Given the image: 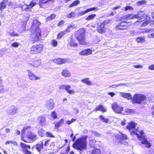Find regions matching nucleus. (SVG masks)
Wrapping results in <instances>:
<instances>
[{
  "mask_svg": "<svg viewBox=\"0 0 154 154\" xmlns=\"http://www.w3.org/2000/svg\"><path fill=\"white\" fill-rule=\"evenodd\" d=\"M85 52V49L79 52V54L81 55H86Z\"/></svg>",
  "mask_w": 154,
  "mask_h": 154,
  "instance_id": "13d9d810",
  "label": "nucleus"
},
{
  "mask_svg": "<svg viewBox=\"0 0 154 154\" xmlns=\"http://www.w3.org/2000/svg\"><path fill=\"white\" fill-rule=\"evenodd\" d=\"M136 40L138 43L143 42L144 41V38H143L141 37H139L137 38Z\"/></svg>",
  "mask_w": 154,
  "mask_h": 154,
  "instance_id": "de8ad7c7",
  "label": "nucleus"
},
{
  "mask_svg": "<svg viewBox=\"0 0 154 154\" xmlns=\"http://www.w3.org/2000/svg\"><path fill=\"white\" fill-rule=\"evenodd\" d=\"M66 91L70 94H74V91L73 90H70L69 89H68Z\"/></svg>",
  "mask_w": 154,
  "mask_h": 154,
  "instance_id": "052dcab7",
  "label": "nucleus"
},
{
  "mask_svg": "<svg viewBox=\"0 0 154 154\" xmlns=\"http://www.w3.org/2000/svg\"><path fill=\"white\" fill-rule=\"evenodd\" d=\"M9 35L12 36H18L19 35V34H17L14 32H12V33H9Z\"/></svg>",
  "mask_w": 154,
  "mask_h": 154,
  "instance_id": "6e6d98bb",
  "label": "nucleus"
},
{
  "mask_svg": "<svg viewBox=\"0 0 154 154\" xmlns=\"http://www.w3.org/2000/svg\"><path fill=\"white\" fill-rule=\"evenodd\" d=\"M51 116L54 119H55L57 118V114L54 111L51 112Z\"/></svg>",
  "mask_w": 154,
  "mask_h": 154,
  "instance_id": "09e8293b",
  "label": "nucleus"
},
{
  "mask_svg": "<svg viewBox=\"0 0 154 154\" xmlns=\"http://www.w3.org/2000/svg\"><path fill=\"white\" fill-rule=\"evenodd\" d=\"M152 17L153 19V20H152V23H151L150 25L151 26H154V16L153 15V14H152Z\"/></svg>",
  "mask_w": 154,
  "mask_h": 154,
  "instance_id": "338daca9",
  "label": "nucleus"
},
{
  "mask_svg": "<svg viewBox=\"0 0 154 154\" xmlns=\"http://www.w3.org/2000/svg\"><path fill=\"white\" fill-rule=\"evenodd\" d=\"M103 23H101L100 25L97 28V31L100 33H103L105 32V28L104 27Z\"/></svg>",
  "mask_w": 154,
  "mask_h": 154,
  "instance_id": "5701e85b",
  "label": "nucleus"
},
{
  "mask_svg": "<svg viewBox=\"0 0 154 154\" xmlns=\"http://www.w3.org/2000/svg\"><path fill=\"white\" fill-rule=\"evenodd\" d=\"M35 147L39 152H40L41 149L43 147V142H42L41 144H37L33 146L32 149Z\"/></svg>",
  "mask_w": 154,
  "mask_h": 154,
  "instance_id": "b1692460",
  "label": "nucleus"
},
{
  "mask_svg": "<svg viewBox=\"0 0 154 154\" xmlns=\"http://www.w3.org/2000/svg\"><path fill=\"white\" fill-rule=\"evenodd\" d=\"M73 27V26L72 25H69L68 26L67 28L66 29V30H64V31H66V32H69L70 30Z\"/></svg>",
  "mask_w": 154,
  "mask_h": 154,
  "instance_id": "8fccbe9b",
  "label": "nucleus"
},
{
  "mask_svg": "<svg viewBox=\"0 0 154 154\" xmlns=\"http://www.w3.org/2000/svg\"><path fill=\"white\" fill-rule=\"evenodd\" d=\"M88 137L87 136H83L77 139L73 144V147L79 150L85 149L88 143L87 141Z\"/></svg>",
  "mask_w": 154,
  "mask_h": 154,
  "instance_id": "7ed1b4c3",
  "label": "nucleus"
},
{
  "mask_svg": "<svg viewBox=\"0 0 154 154\" xmlns=\"http://www.w3.org/2000/svg\"><path fill=\"white\" fill-rule=\"evenodd\" d=\"M122 135L121 137V139L126 140L128 139L127 137L125 134L122 133Z\"/></svg>",
  "mask_w": 154,
  "mask_h": 154,
  "instance_id": "bf43d9fd",
  "label": "nucleus"
},
{
  "mask_svg": "<svg viewBox=\"0 0 154 154\" xmlns=\"http://www.w3.org/2000/svg\"><path fill=\"white\" fill-rule=\"evenodd\" d=\"M146 99V97L143 94H136L132 98V101L134 103L141 104Z\"/></svg>",
  "mask_w": 154,
  "mask_h": 154,
  "instance_id": "423d86ee",
  "label": "nucleus"
},
{
  "mask_svg": "<svg viewBox=\"0 0 154 154\" xmlns=\"http://www.w3.org/2000/svg\"><path fill=\"white\" fill-rule=\"evenodd\" d=\"M119 95L120 96L126 98L128 100H132V97H131V94L130 93L121 92L119 94Z\"/></svg>",
  "mask_w": 154,
  "mask_h": 154,
  "instance_id": "6ab92c4d",
  "label": "nucleus"
},
{
  "mask_svg": "<svg viewBox=\"0 0 154 154\" xmlns=\"http://www.w3.org/2000/svg\"><path fill=\"white\" fill-rule=\"evenodd\" d=\"M136 124L133 122L128 124L127 126V128L130 131L132 135H136L138 139L141 141V144H144L147 147H150L149 143L145 137L143 131H139L137 129H135Z\"/></svg>",
  "mask_w": 154,
  "mask_h": 154,
  "instance_id": "f257e3e1",
  "label": "nucleus"
},
{
  "mask_svg": "<svg viewBox=\"0 0 154 154\" xmlns=\"http://www.w3.org/2000/svg\"><path fill=\"white\" fill-rule=\"evenodd\" d=\"M38 122L42 126H44L46 124L45 118L42 116H40L38 118Z\"/></svg>",
  "mask_w": 154,
  "mask_h": 154,
  "instance_id": "412c9836",
  "label": "nucleus"
},
{
  "mask_svg": "<svg viewBox=\"0 0 154 154\" xmlns=\"http://www.w3.org/2000/svg\"><path fill=\"white\" fill-rule=\"evenodd\" d=\"M85 52L86 56L91 54H92V51L90 48L85 49Z\"/></svg>",
  "mask_w": 154,
  "mask_h": 154,
  "instance_id": "4c0bfd02",
  "label": "nucleus"
},
{
  "mask_svg": "<svg viewBox=\"0 0 154 154\" xmlns=\"http://www.w3.org/2000/svg\"><path fill=\"white\" fill-rule=\"evenodd\" d=\"M108 94L111 96V97H113L115 94V93L112 92H109Z\"/></svg>",
  "mask_w": 154,
  "mask_h": 154,
  "instance_id": "69168bd1",
  "label": "nucleus"
},
{
  "mask_svg": "<svg viewBox=\"0 0 154 154\" xmlns=\"http://www.w3.org/2000/svg\"><path fill=\"white\" fill-rule=\"evenodd\" d=\"M96 16L95 14H92L89 15L85 19L86 20H89L93 19L94 17Z\"/></svg>",
  "mask_w": 154,
  "mask_h": 154,
  "instance_id": "e433bc0d",
  "label": "nucleus"
},
{
  "mask_svg": "<svg viewBox=\"0 0 154 154\" xmlns=\"http://www.w3.org/2000/svg\"><path fill=\"white\" fill-rule=\"evenodd\" d=\"M128 23L125 21H122L117 25L116 26V28L117 29L119 30L126 29L129 27Z\"/></svg>",
  "mask_w": 154,
  "mask_h": 154,
  "instance_id": "9d476101",
  "label": "nucleus"
},
{
  "mask_svg": "<svg viewBox=\"0 0 154 154\" xmlns=\"http://www.w3.org/2000/svg\"><path fill=\"white\" fill-rule=\"evenodd\" d=\"M92 133L97 137H99L100 136V134L96 131H92Z\"/></svg>",
  "mask_w": 154,
  "mask_h": 154,
  "instance_id": "3c124183",
  "label": "nucleus"
},
{
  "mask_svg": "<svg viewBox=\"0 0 154 154\" xmlns=\"http://www.w3.org/2000/svg\"><path fill=\"white\" fill-rule=\"evenodd\" d=\"M56 17V15L53 14H51L50 16H48L46 18V20L47 21H51L53 19H54Z\"/></svg>",
  "mask_w": 154,
  "mask_h": 154,
  "instance_id": "c9c22d12",
  "label": "nucleus"
},
{
  "mask_svg": "<svg viewBox=\"0 0 154 154\" xmlns=\"http://www.w3.org/2000/svg\"><path fill=\"white\" fill-rule=\"evenodd\" d=\"M11 143L13 144L14 146H17V143L15 141H14L12 140H9V141H6L5 143V144L6 145L8 144L9 143Z\"/></svg>",
  "mask_w": 154,
  "mask_h": 154,
  "instance_id": "ea45409f",
  "label": "nucleus"
},
{
  "mask_svg": "<svg viewBox=\"0 0 154 154\" xmlns=\"http://www.w3.org/2000/svg\"><path fill=\"white\" fill-rule=\"evenodd\" d=\"M45 133V131L42 129H40L38 131V135L41 137H42L44 136Z\"/></svg>",
  "mask_w": 154,
  "mask_h": 154,
  "instance_id": "f704fd0d",
  "label": "nucleus"
},
{
  "mask_svg": "<svg viewBox=\"0 0 154 154\" xmlns=\"http://www.w3.org/2000/svg\"><path fill=\"white\" fill-rule=\"evenodd\" d=\"M148 68L150 70H154V64L151 65L149 66Z\"/></svg>",
  "mask_w": 154,
  "mask_h": 154,
  "instance_id": "e2e57ef3",
  "label": "nucleus"
},
{
  "mask_svg": "<svg viewBox=\"0 0 154 154\" xmlns=\"http://www.w3.org/2000/svg\"><path fill=\"white\" fill-rule=\"evenodd\" d=\"M76 15L75 13L73 11H72L70 13L67 14L66 17L68 18H72L75 17Z\"/></svg>",
  "mask_w": 154,
  "mask_h": 154,
  "instance_id": "7c9ffc66",
  "label": "nucleus"
},
{
  "mask_svg": "<svg viewBox=\"0 0 154 154\" xmlns=\"http://www.w3.org/2000/svg\"><path fill=\"white\" fill-rule=\"evenodd\" d=\"M96 111H100L103 112H106L107 111V109L101 104L96 106L95 109Z\"/></svg>",
  "mask_w": 154,
  "mask_h": 154,
  "instance_id": "aec40b11",
  "label": "nucleus"
},
{
  "mask_svg": "<svg viewBox=\"0 0 154 154\" xmlns=\"http://www.w3.org/2000/svg\"><path fill=\"white\" fill-rule=\"evenodd\" d=\"M41 23L37 20L34 21L31 27L32 33H33L35 38H32V42L34 43L39 40V37L41 34V31L38 26Z\"/></svg>",
  "mask_w": 154,
  "mask_h": 154,
  "instance_id": "f03ea898",
  "label": "nucleus"
},
{
  "mask_svg": "<svg viewBox=\"0 0 154 154\" xmlns=\"http://www.w3.org/2000/svg\"><path fill=\"white\" fill-rule=\"evenodd\" d=\"M8 0H4L0 4V8L2 10L6 8Z\"/></svg>",
  "mask_w": 154,
  "mask_h": 154,
  "instance_id": "a878e982",
  "label": "nucleus"
},
{
  "mask_svg": "<svg viewBox=\"0 0 154 154\" xmlns=\"http://www.w3.org/2000/svg\"><path fill=\"white\" fill-rule=\"evenodd\" d=\"M17 109L16 107L11 106L6 110V112L8 115H13L17 113Z\"/></svg>",
  "mask_w": 154,
  "mask_h": 154,
  "instance_id": "4468645a",
  "label": "nucleus"
},
{
  "mask_svg": "<svg viewBox=\"0 0 154 154\" xmlns=\"http://www.w3.org/2000/svg\"><path fill=\"white\" fill-rule=\"evenodd\" d=\"M148 16L147 14H145L144 12L143 11H139L138 12L137 14L133 15V18H139V20L137 21V22H139L140 21L142 22L144 20H146V17Z\"/></svg>",
  "mask_w": 154,
  "mask_h": 154,
  "instance_id": "6e6552de",
  "label": "nucleus"
},
{
  "mask_svg": "<svg viewBox=\"0 0 154 154\" xmlns=\"http://www.w3.org/2000/svg\"><path fill=\"white\" fill-rule=\"evenodd\" d=\"M19 43L17 42H15L12 43L11 45V46L12 47L17 48L19 46Z\"/></svg>",
  "mask_w": 154,
  "mask_h": 154,
  "instance_id": "603ef678",
  "label": "nucleus"
},
{
  "mask_svg": "<svg viewBox=\"0 0 154 154\" xmlns=\"http://www.w3.org/2000/svg\"><path fill=\"white\" fill-rule=\"evenodd\" d=\"M133 14H128L125 16H123L121 18V20L125 19H131L133 18Z\"/></svg>",
  "mask_w": 154,
  "mask_h": 154,
  "instance_id": "c85d7f7f",
  "label": "nucleus"
},
{
  "mask_svg": "<svg viewBox=\"0 0 154 154\" xmlns=\"http://www.w3.org/2000/svg\"><path fill=\"white\" fill-rule=\"evenodd\" d=\"M146 20L143 22L141 24V26L145 27L150 23V17L148 16L146 18Z\"/></svg>",
  "mask_w": 154,
  "mask_h": 154,
  "instance_id": "bb28decb",
  "label": "nucleus"
},
{
  "mask_svg": "<svg viewBox=\"0 0 154 154\" xmlns=\"http://www.w3.org/2000/svg\"><path fill=\"white\" fill-rule=\"evenodd\" d=\"M51 45H52L54 47L57 46V42L54 39L52 40L51 42Z\"/></svg>",
  "mask_w": 154,
  "mask_h": 154,
  "instance_id": "5fc2aeb1",
  "label": "nucleus"
},
{
  "mask_svg": "<svg viewBox=\"0 0 154 154\" xmlns=\"http://www.w3.org/2000/svg\"><path fill=\"white\" fill-rule=\"evenodd\" d=\"M122 135V133L119 132L118 134H116L115 136L116 138L121 140V137Z\"/></svg>",
  "mask_w": 154,
  "mask_h": 154,
  "instance_id": "c03bdc74",
  "label": "nucleus"
},
{
  "mask_svg": "<svg viewBox=\"0 0 154 154\" xmlns=\"http://www.w3.org/2000/svg\"><path fill=\"white\" fill-rule=\"evenodd\" d=\"M110 20H111L108 19L106 20H105L103 21L102 23H103V24L104 25V26H105V25L108 23L110 22Z\"/></svg>",
  "mask_w": 154,
  "mask_h": 154,
  "instance_id": "4d7b16f0",
  "label": "nucleus"
},
{
  "mask_svg": "<svg viewBox=\"0 0 154 154\" xmlns=\"http://www.w3.org/2000/svg\"><path fill=\"white\" fill-rule=\"evenodd\" d=\"M35 0H33L30 3L29 5H22L21 8L23 10L25 11H29L31 10V8L36 5V2L34 1Z\"/></svg>",
  "mask_w": 154,
  "mask_h": 154,
  "instance_id": "9b49d317",
  "label": "nucleus"
},
{
  "mask_svg": "<svg viewBox=\"0 0 154 154\" xmlns=\"http://www.w3.org/2000/svg\"><path fill=\"white\" fill-rule=\"evenodd\" d=\"M30 127L29 126H25L24 127L23 130L21 131L22 135H23L26 132L29 133L26 134V136L27 138L33 141H35L37 139V136L32 132H30Z\"/></svg>",
  "mask_w": 154,
  "mask_h": 154,
  "instance_id": "39448f33",
  "label": "nucleus"
},
{
  "mask_svg": "<svg viewBox=\"0 0 154 154\" xmlns=\"http://www.w3.org/2000/svg\"><path fill=\"white\" fill-rule=\"evenodd\" d=\"M81 81L88 85H93L92 82L89 80V78H87L82 79Z\"/></svg>",
  "mask_w": 154,
  "mask_h": 154,
  "instance_id": "393cba45",
  "label": "nucleus"
},
{
  "mask_svg": "<svg viewBox=\"0 0 154 154\" xmlns=\"http://www.w3.org/2000/svg\"><path fill=\"white\" fill-rule=\"evenodd\" d=\"M85 30L83 28L80 29L77 32L76 39L80 45H85L86 44L85 37Z\"/></svg>",
  "mask_w": 154,
  "mask_h": 154,
  "instance_id": "20e7f679",
  "label": "nucleus"
},
{
  "mask_svg": "<svg viewBox=\"0 0 154 154\" xmlns=\"http://www.w3.org/2000/svg\"><path fill=\"white\" fill-rule=\"evenodd\" d=\"M64 23V22L63 20H62L59 22L58 24L57 25L58 26H60L63 25Z\"/></svg>",
  "mask_w": 154,
  "mask_h": 154,
  "instance_id": "0e129e2a",
  "label": "nucleus"
},
{
  "mask_svg": "<svg viewBox=\"0 0 154 154\" xmlns=\"http://www.w3.org/2000/svg\"><path fill=\"white\" fill-rule=\"evenodd\" d=\"M54 0H40L39 5L40 7L45 8L55 2Z\"/></svg>",
  "mask_w": 154,
  "mask_h": 154,
  "instance_id": "1a4fd4ad",
  "label": "nucleus"
},
{
  "mask_svg": "<svg viewBox=\"0 0 154 154\" xmlns=\"http://www.w3.org/2000/svg\"><path fill=\"white\" fill-rule=\"evenodd\" d=\"M133 67L135 68H141L143 67L142 66L140 65H133Z\"/></svg>",
  "mask_w": 154,
  "mask_h": 154,
  "instance_id": "680f3d73",
  "label": "nucleus"
},
{
  "mask_svg": "<svg viewBox=\"0 0 154 154\" xmlns=\"http://www.w3.org/2000/svg\"><path fill=\"white\" fill-rule=\"evenodd\" d=\"M28 63L30 66L37 67L41 64V60L39 59L33 60L28 61Z\"/></svg>",
  "mask_w": 154,
  "mask_h": 154,
  "instance_id": "dca6fc26",
  "label": "nucleus"
},
{
  "mask_svg": "<svg viewBox=\"0 0 154 154\" xmlns=\"http://www.w3.org/2000/svg\"><path fill=\"white\" fill-rule=\"evenodd\" d=\"M62 74L63 76L66 77H68L71 76L70 72L68 70L66 69L62 71Z\"/></svg>",
  "mask_w": 154,
  "mask_h": 154,
  "instance_id": "cd10ccee",
  "label": "nucleus"
},
{
  "mask_svg": "<svg viewBox=\"0 0 154 154\" xmlns=\"http://www.w3.org/2000/svg\"><path fill=\"white\" fill-rule=\"evenodd\" d=\"M125 111L127 114L130 115L131 114L134 112V110L130 109H125Z\"/></svg>",
  "mask_w": 154,
  "mask_h": 154,
  "instance_id": "58836bf2",
  "label": "nucleus"
},
{
  "mask_svg": "<svg viewBox=\"0 0 154 154\" xmlns=\"http://www.w3.org/2000/svg\"><path fill=\"white\" fill-rule=\"evenodd\" d=\"M46 135L47 137H54V136L53 134H52V133L51 132H46Z\"/></svg>",
  "mask_w": 154,
  "mask_h": 154,
  "instance_id": "49530a36",
  "label": "nucleus"
},
{
  "mask_svg": "<svg viewBox=\"0 0 154 154\" xmlns=\"http://www.w3.org/2000/svg\"><path fill=\"white\" fill-rule=\"evenodd\" d=\"M79 3H80V1L79 0H76L74 1L70 5H69V8H71L74 6H75L78 5V4H79Z\"/></svg>",
  "mask_w": 154,
  "mask_h": 154,
  "instance_id": "72a5a7b5",
  "label": "nucleus"
},
{
  "mask_svg": "<svg viewBox=\"0 0 154 154\" xmlns=\"http://www.w3.org/2000/svg\"><path fill=\"white\" fill-rule=\"evenodd\" d=\"M28 72V76L29 79L31 80H40L41 79L40 77L37 76L35 75L30 70H27Z\"/></svg>",
  "mask_w": 154,
  "mask_h": 154,
  "instance_id": "2eb2a0df",
  "label": "nucleus"
},
{
  "mask_svg": "<svg viewBox=\"0 0 154 154\" xmlns=\"http://www.w3.org/2000/svg\"><path fill=\"white\" fill-rule=\"evenodd\" d=\"M112 108L116 112L120 113L123 110V108L119 106L116 103L112 105Z\"/></svg>",
  "mask_w": 154,
  "mask_h": 154,
  "instance_id": "f3484780",
  "label": "nucleus"
},
{
  "mask_svg": "<svg viewBox=\"0 0 154 154\" xmlns=\"http://www.w3.org/2000/svg\"><path fill=\"white\" fill-rule=\"evenodd\" d=\"M133 10V8L132 7L130 6H128L125 8V11H127L128 10Z\"/></svg>",
  "mask_w": 154,
  "mask_h": 154,
  "instance_id": "864d4df0",
  "label": "nucleus"
},
{
  "mask_svg": "<svg viewBox=\"0 0 154 154\" xmlns=\"http://www.w3.org/2000/svg\"><path fill=\"white\" fill-rule=\"evenodd\" d=\"M99 117L100 120L106 123H107L109 122V120L108 119L105 118V116L102 115H100Z\"/></svg>",
  "mask_w": 154,
  "mask_h": 154,
  "instance_id": "c756f323",
  "label": "nucleus"
},
{
  "mask_svg": "<svg viewBox=\"0 0 154 154\" xmlns=\"http://www.w3.org/2000/svg\"><path fill=\"white\" fill-rule=\"evenodd\" d=\"M53 61L57 64H63L66 62V60L61 58L55 59L53 60Z\"/></svg>",
  "mask_w": 154,
  "mask_h": 154,
  "instance_id": "4be33fe9",
  "label": "nucleus"
},
{
  "mask_svg": "<svg viewBox=\"0 0 154 154\" xmlns=\"http://www.w3.org/2000/svg\"><path fill=\"white\" fill-rule=\"evenodd\" d=\"M66 33V31H63L59 33L57 36V38H60L63 37Z\"/></svg>",
  "mask_w": 154,
  "mask_h": 154,
  "instance_id": "a18cd8bd",
  "label": "nucleus"
},
{
  "mask_svg": "<svg viewBox=\"0 0 154 154\" xmlns=\"http://www.w3.org/2000/svg\"><path fill=\"white\" fill-rule=\"evenodd\" d=\"M20 146L23 149V151L25 154H31V152L28 149H30V146L22 142L20 143Z\"/></svg>",
  "mask_w": 154,
  "mask_h": 154,
  "instance_id": "f8f14e48",
  "label": "nucleus"
},
{
  "mask_svg": "<svg viewBox=\"0 0 154 154\" xmlns=\"http://www.w3.org/2000/svg\"><path fill=\"white\" fill-rule=\"evenodd\" d=\"M146 3V2L145 0H142L137 2V4L138 6H141L142 5Z\"/></svg>",
  "mask_w": 154,
  "mask_h": 154,
  "instance_id": "79ce46f5",
  "label": "nucleus"
},
{
  "mask_svg": "<svg viewBox=\"0 0 154 154\" xmlns=\"http://www.w3.org/2000/svg\"><path fill=\"white\" fill-rule=\"evenodd\" d=\"M54 106V103L53 100L49 99L45 102V107L48 109H52Z\"/></svg>",
  "mask_w": 154,
  "mask_h": 154,
  "instance_id": "ddd939ff",
  "label": "nucleus"
},
{
  "mask_svg": "<svg viewBox=\"0 0 154 154\" xmlns=\"http://www.w3.org/2000/svg\"><path fill=\"white\" fill-rule=\"evenodd\" d=\"M63 119H61L59 122L55 124V128H58L59 127L61 126L63 124Z\"/></svg>",
  "mask_w": 154,
  "mask_h": 154,
  "instance_id": "2f4dec72",
  "label": "nucleus"
},
{
  "mask_svg": "<svg viewBox=\"0 0 154 154\" xmlns=\"http://www.w3.org/2000/svg\"><path fill=\"white\" fill-rule=\"evenodd\" d=\"M59 88L60 89H65L67 91L68 89H69L71 88V86L69 85H61Z\"/></svg>",
  "mask_w": 154,
  "mask_h": 154,
  "instance_id": "473e14b6",
  "label": "nucleus"
},
{
  "mask_svg": "<svg viewBox=\"0 0 154 154\" xmlns=\"http://www.w3.org/2000/svg\"><path fill=\"white\" fill-rule=\"evenodd\" d=\"M69 45L71 47H75L78 45L77 44L75 43V41L73 40H72L69 43Z\"/></svg>",
  "mask_w": 154,
  "mask_h": 154,
  "instance_id": "a19ab883",
  "label": "nucleus"
},
{
  "mask_svg": "<svg viewBox=\"0 0 154 154\" xmlns=\"http://www.w3.org/2000/svg\"><path fill=\"white\" fill-rule=\"evenodd\" d=\"M97 8L96 7L91 8L84 11H79L77 13L76 15H77V17L82 16L85 14L91 11L94 10L97 11Z\"/></svg>",
  "mask_w": 154,
  "mask_h": 154,
  "instance_id": "a211bd4d",
  "label": "nucleus"
},
{
  "mask_svg": "<svg viewBox=\"0 0 154 154\" xmlns=\"http://www.w3.org/2000/svg\"><path fill=\"white\" fill-rule=\"evenodd\" d=\"M130 35L132 36H133L137 35L138 33L137 32H134L133 30H131L129 32Z\"/></svg>",
  "mask_w": 154,
  "mask_h": 154,
  "instance_id": "37998d69",
  "label": "nucleus"
},
{
  "mask_svg": "<svg viewBox=\"0 0 154 154\" xmlns=\"http://www.w3.org/2000/svg\"><path fill=\"white\" fill-rule=\"evenodd\" d=\"M43 49V45L42 44L36 45L32 46L31 48V53L36 54L40 53Z\"/></svg>",
  "mask_w": 154,
  "mask_h": 154,
  "instance_id": "0eeeda50",
  "label": "nucleus"
},
{
  "mask_svg": "<svg viewBox=\"0 0 154 154\" xmlns=\"http://www.w3.org/2000/svg\"><path fill=\"white\" fill-rule=\"evenodd\" d=\"M49 141V140H48L47 141H45V143L44 144V145L45 146H46L48 145V143Z\"/></svg>",
  "mask_w": 154,
  "mask_h": 154,
  "instance_id": "774afa93",
  "label": "nucleus"
}]
</instances>
